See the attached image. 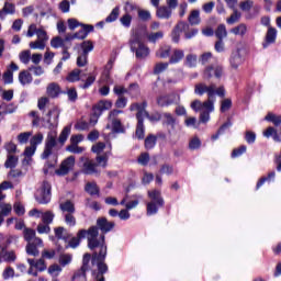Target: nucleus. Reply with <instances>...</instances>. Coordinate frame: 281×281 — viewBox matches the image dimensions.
Listing matches in <instances>:
<instances>
[{"instance_id":"412c9836","label":"nucleus","mask_w":281,"mask_h":281,"mask_svg":"<svg viewBox=\"0 0 281 281\" xmlns=\"http://www.w3.org/2000/svg\"><path fill=\"white\" fill-rule=\"evenodd\" d=\"M12 71H19V66L14 63H11L10 67L2 75L4 85H12V82L14 81V74Z\"/></svg>"},{"instance_id":"c9c22d12","label":"nucleus","mask_w":281,"mask_h":281,"mask_svg":"<svg viewBox=\"0 0 281 281\" xmlns=\"http://www.w3.org/2000/svg\"><path fill=\"white\" fill-rule=\"evenodd\" d=\"M188 21L190 25H199L201 23V12L199 10L191 11Z\"/></svg>"},{"instance_id":"7c9ffc66","label":"nucleus","mask_w":281,"mask_h":281,"mask_svg":"<svg viewBox=\"0 0 281 281\" xmlns=\"http://www.w3.org/2000/svg\"><path fill=\"white\" fill-rule=\"evenodd\" d=\"M263 137H272L274 142H281L280 135H278V130L273 126H269L265 132H263Z\"/></svg>"},{"instance_id":"58836bf2","label":"nucleus","mask_w":281,"mask_h":281,"mask_svg":"<svg viewBox=\"0 0 281 281\" xmlns=\"http://www.w3.org/2000/svg\"><path fill=\"white\" fill-rule=\"evenodd\" d=\"M155 146H157V136H155L154 134H149L145 138V148L146 150H153Z\"/></svg>"},{"instance_id":"473e14b6","label":"nucleus","mask_w":281,"mask_h":281,"mask_svg":"<svg viewBox=\"0 0 281 281\" xmlns=\"http://www.w3.org/2000/svg\"><path fill=\"white\" fill-rule=\"evenodd\" d=\"M170 54H172V47L165 45L161 46L157 52V58H170Z\"/></svg>"},{"instance_id":"f8f14e48","label":"nucleus","mask_w":281,"mask_h":281,"mask_svg":"<svg viewBox=\"0 0 281 281\" xmlns=\"http://www.w3.org/2000/svg\"><path fill=\"white\" fill-rule=\"evenodd\" d=\"M74 166H76V157L69 156L60 164L59 168L55 170V173L58 177H65V175H69V172L74 170Z\"/></svg>"},{"instance_id":"6ab92c4d","label":"nucleus","mask_w":281,"mask_h":281,"mask_svg":"<svg viewBox=\"0 0 281 281\" xmlns=\"http://www.w3.org/2000/svg\"><path fill=\"white\" fill-rule=\"evenodd\" d=\"M41 247H43V239H34V241L26 245V254L36 257L41 254V251H38Z\"/></svg>"},{"instance_id":"4be33fe9","label":"nucleus","mask_w":281,"mask_h":281,"mask_svg":"<svg viewBox=\"0 0 281 281\" xmlns=\"http://www.w3.org/2000/svg\"><path fill=\"white\" fill-rule=\"evenodd\" d=\"M177 124H179V122L175 115L170 114V112L162 113V126H167V128L170 127L171 131H175Z\"/></svg>"},{"instance_id":"09e8293b","label":"nucleus","mask_w":281,"mask_h":281,"mask_svg":"<svg viewBox=\"0 0 281 281\" xmlns=\"http://www.w3.org/2000/svg\"><path fill=\"white\" fill-rule=\"evenodd\" d=\"M72 280L74 281L87 280V270H85L83 268H80L79 270H77L72 276Z\"/></svg>"},{"instance_id":"ddd939ff","label":"nucleus","mask_w":281,"mask_h":281,"mask_svg":"<svg viewBox=\"0 0 281 281\" xmlns=\"http://www.w3.org/2000/svg\"><path fill=\"white\" fill-rule=\"evenodd\" d=\"M80 162L82 164L83 175H95V172H98V167L101 166L87 156H82Z\"/></svg>"},{"instance_id":"c756f323","label":"nucleus","mask_w":281,"mask_h":281,"mask_svg":"<svg viewBox=\"0 0 281 281\" xmlns=\"http://www.w3.org/2000/svg\"><path fill=\"white\" fill-rule=\"evenodd\" d=\"M229 63L233 69H238V67H240V65L243 64V57L240 56V52L237 50L233 53Z\"/></svg>"},{"instance_id":"6e6d98bb","label":"nucleus","mask_w":281,"mask_h":281,"mask_svg":"<svg viewBox=\"0 0 281 281\" xmlns=\"http://www.w3.org/2000/svg\"><path fill=\"white\" fill-rule=\"evenodd\" d=\"M12 188H14V184H12V182L10 181H3L0 184V201H3V199H5V194H3L1 190H12Z\"/></svg>"},{"instance_id":"052dcab7","label":"nucleus","mask_w":281,"mask_h":281,"mask_svg":"<svg viewBox=\"0 0 281 281\" xmlns=\"http://www.w3.org/2000/svg\"><path fill=\"white\" fill-rule=\"evenodd\" d=\"M112 131L113 133H124V126L122 125V121L120 120L112 121Z\"/></svg>"},{"instance_id":"13d9d810","label":"nucleus","mask_w":281,"mask_h":281,"mask_svg":"<svg viewBox=\"0 0 281 281\" xmlns=\"http://www.w3.org/2000/svg\"><path fill=\"white\" fill-rule=\"evenodd\" d=\"M65 223L69 227H76V216H74V213H66L64 214Z\"/></svg>"},{"instance_id":"2f4dec72","label":"nucleus","mask_w":281,"mask_h":281,"mask_svg":"<svg viewBox=\"0 0 281 281\" xmlns=\"http://www.w3.org/2000/svg\"><path fill=\"white\" fill-rule=\"evenodd\" d=\"M267 181H276V171H270L267 177L260 178L257 182L256 190H260Z\"/></svg>"},{"instance_id":"a878e982","label":"nucleus","mask_w":281,"mask_h":281,"mask_svg":"<svg viewBox=\"0 0 281 281\" xmlns=\"http://www.w3.org/2000/svg\"><path fill=\"white\" fill-rule=\"evenodd\" d=\"M186 56L183 49H173L172 55L169 58L170 65H177V63H181Z\"/></svg>"},{"instance_id":"72a5a7b5","label":"nucleus","mask_w":281,"mask_h":281,"mask_svg":"<svg viewBox=\"0 0 281 281\" xmlns=\"http://www.w3.org/2000/svg\"><path fill=\"white\" fill-rule=\"evenodd\" d=\"M81 76H82V70L76 68L68 74V76L66 77V80L68 82H78Z\"/></svg>"},{"instance_id":"1a4fd4ad","label":"nucleus","mask_w":281,"mask_h":281,"mask_svg":"<svg viewBox=\"0 0 281 281\" xmlns=\"http://www.w3.org/2000/svg\"><path fill=\"white\" fill-rule=\"evenodd\" d=\"M35 200L41 205H46L52 201V184L49 182H43L42 187L35 193Z\"/></svg>"},{"instance_id":"423d86ee","label":"nucleus","mask_w":281,"mask_h":281,"mask_svg":"<svg viewBox=\"0 0 281 281\" xmlns=\"http://www.w3.org/2000/svg\"><path fill=\"white\" fill-rule=\"evenodd\" d=\"M131 50L135 52L136 58H147L150 55V48L142 43L139 35L133 34L130 40Z\"/></svg>"},{"instance_id":"5701e85b","label":"nucleus","mask_w":281,"mask_h":281,"mask_svg":"<svg viewBox=\"0 0 281 281\" xmlns=\"http://www.w3.org/2000/svg\"><path fill=\"white\" fill-rule=\"evenodd\" d=\"M59 209L64 214H76V205L71 200L59 203Z\"/></svg>"},{"instance_id":"aec40b11","label":"nucleus","mask_w":281,"mask_h":281,"mask_svg":"<svg viewBox=\"0 0 281 281\" xmlns=\"http://www.w3.org/2000/svg\"><path fill=\"white\" fill-rule=\"evenodd\" d=\"M8 14H16V5L12 2H4L3 8L0 10V21H5Z\"/></svg>"},{"instance_id":"a19ab883","label":"nucleus","mask_w":281,"mask_h":281,"mask_svg":"<svg viewBox=\"0 0 281 281\" xmlns=\"http://www.w3.org/2000/svg\"><path fill=\"white\" fill-rule=\"evenodd\" d=\"M265 120L266 122H271L274 126H281V115L268 113Z\"/></svg>"},{"instance_id":"20e7f679","label":"nucleus","mask_w":281,"mask_h":281,"mask_svg":"<svg viewBox=\"0 0 281 281\" xmlns=\"http://www.w3.org/2000/svg\"><path fill=\"white\" fill-rule=\"evenodd\" d=\"M191 109L192 111H195V113L201 112L200 122L207 124V122H210V113H213L214 111V100H206L204 102L194 100L191 102Z\"/></svg>"},{"instance_id":"9b49d317","label":"nucleus","mask_w":281,"mask_h":281,"mask_svg":"<svg viewBox=\"0 0 281 281\" xmlns=\"http://www.w3.org/2000/svg\"><path fill=\"white\" fill-rule=\"evenodd\" d=\"M91 153L95 156V161L99 166H106V144L99 142L92 145Z\"/></svg>"},{"instance_id":"f3484780","label":"nucleus","mask_w":281,"mask_h":281,"mask_svg":"<svg viewBox=\"0 0 281 281\" xmlns=\"http://www.w3.org/2000/svg\"><path fill=\"white\" fill-rule=\"evenodd\" d=\"M278 38V30L276 27L269 26L266 33L265 42L262 43L263 49H267L269 45H273Z\"/></svg>"},{"instance_id":"7ed1b4c3","label":"nucleus","mask_w":281,"mask_h":281,"mask_svg":"<svg viewBox=\"0 0 281 281\" xmlns=\"http://www.w3.org/2000/svg\"><path fill=\"white\" fill-rule=\"evenodd\" d=\"M194 93L195 95H207V100H213L216 102V95L220 98H225V87L221 86L216 89V85L211 83V85H205L204 82H200L194 86Z\"/></svg>"},{"instance_id":"8fccbe9b","label":"nucleus","mask_w":281,"mask_h":281,"mask_svg":"<svg viewBox=\"0 0 281 281\" xmlns=\"http://www.w3.org/2000/svg\"><path fill=\"white\" fill-rule=\"evenodd\" d=\"M201 144V139L198 136H194L189 140V150H199Z\"/></svg>"},{"instance_id":"e433bc0d","label":"nucleus","mask_w":281,"mask_h":281,"mask_svg":"<svg viewBox=\"0 0 281 281\" xmlns=\"http://www.w3.org/2000/svg\"><path fill=\"white\" fill-rule=\"evenodd\" d=\"M32 80V74H30L29 71L23 70L19 74V82L23 86L31 85Z\"/></svg>"},{"instance_id":"2eb2a0df","label":"nucleus","mask_w":281,"mask_h":281,"mask_svg":"<svg viewBox=\"0 0 281 281\" xmlns=\"http://www.w3.org/2000/svg\"><path fill=\"white\" fill-rule=\"evenodd\" d=\"M104 109H106V102L100 101L92 108V113L90 115V124L94 126V124H98V117L102 115Z\"/></svg>"},{"instance_id":"4d7b16f0","label":"nucleus","mask_w":281,"mask_h":281,"mask_svg":"<svg viewBox=\"0 0 281 281\" xmlns=\"http://www.w3.org/2000/svg\"><path fill=\"white\" fill-rule=\"evenodd\" d=\"M66 150L68 153H72L74 155H80V154L85 153V147H80L78 145H68L66 147Z\"/></svg>"},{"instance_id":"864d4df0","label":"nucleus","mask_w":281,"mask_h":281,"mask_svg":"<svg viewBox=\"0 0 281 281\" xmlns=\"http://www.w3.org/2000/svg\"><path fill=\"white\" fill-rule=\"evenodd\" d=\"M46 45L47 44L45 42H43L41 40H36L34 42H30L29 47L31 49H41V50H43V49H45Z\"/></svg>"},{"instance_id":"f257e3e1","label":"nucleus","mask_w":281,"mask_h":281,"mask_svg":"<svg viewBox=\"0 0 281 281\" xmlns=\"http://www.w3.org/2000/svg\"><path fill=\"white\" fill-rule=\"evenodd\" d=\"M104 236H106V218L101 217L97 221L95 226H91L88 231L80 229L77 233V237H72L69 241V247L72 249H76V247L80 245V240H82V238H88V246L90 249L101 247L100 252L92 257V265H97L99 271L97 281H104V273H106V265L104 263L106 258Z\"/></svg>"},{"instance_id":"e2e57ef3","label":"nucleus","mask_w":281,"mask_h":281,"mask_svg":"<svg viewBox=\"0 0 281 281\" xmlns=\"http://www.w3.org/2000/svg\"><path fill=\"white\" fill-rule=\"evenodd\" d=\"M37 41H42L43 43L47 44V41H49V37L47 36V32L44 31L43 27H40L36 33Z\"/></svg>"},{"instance_id":"f03ea898","label":"nucleus","mask_w":281,"mask_h":281,"mask_svg":"<svg viewBox=\"0 0 281 281\" xmlns=\"http://www.w3.org/2000/svg\"><path fill=\"white\" fill-rule=\"evenodd\" d=\"M71 135V125H67L63 128L58 137L57 131H49L45 138L44 150L41 155L42 159H47L52 156L56 157L58 151L65 146V143Z\"/></svg>"},{"instance_id":"9d476101","label":"nucleus","mask_w":281,"mask_h":281,"mask_svg":"<svg viewBox=\"0 0 281 281\" xmlns=\"http://www.w3.org/2000/svg\"><path fill=\"white\" fill-rule=\"evenodd\" d=\"M58 117H60V110L58 106H54L46 114V117L44 119V126L49 128V131H56V128H58Z\"/></svg>"},{"instance_id":"bb28decb","label":"nucleus","mask_w":281,"mask_h":281,"mask_svg":"<svg viewBox=\"0 0 281 281\" xmlns=\"http://www.w3.org/2000/svg\"><path fill=\"white\" fill-rule=\"evenodd\" d=\"M25 177V171L21 169H11L8 173L9 181H21Z\"/></svg>"},{"instance_id":"3c124183","label":"nucleus","mask_w":281,"mask_h":281,"mask_svg":"<svg viewBox=\"0 0 281 281\" xmlns=\"http://www.w3.org/2000/svg\"><path fill=\"white\" fill-rule=\"evenodd\" d=\"M145 117L149 120V122H160L164 117V114L156 112L155 114H150L149 112H145Z\"/></svg>"},{"instance_id":"0e129e2a","label":"nucleus","mask_w":281,"mask_h":281,"mask_svg":"<svg viewBox=\"0 0 281 281\" xmlns=\"http://www.w3.org/2000/svg\"><path fill=\"white\" fill-rule=\"evenodd\" d=\"M81 54H86L87 56H89V52H93V43L87 41V42H83L81 44Z\"/></svg>"},{"instance_id":"6e6552de","label":"nucleus","mask_w":281,"mask_h":281,"mask_svg":"<svg viewBox=\"0 0 281 281\" xmlns=\"http://www.w3.org/2000/svg\"><path fill=\"white\" fill-rule=\"evenodd\" d=\"M179 102H181V95L177 92L161 94L156 98V104L161 109L172 106V104H179Z\"/></svg>"},{"instance_id":"603ef678","label":"nucleus","mask_w":281,"mask_h":281,"mask_svg":"<svg viewBox=\"0 0 281 281\" xmlns=\"http://www.w3.org/2000/svg\"><path fill=\"white\" fill-rule=\"evenodd\" d=\"M241 12H249L254 8V0H244L239 3Z\"/></svg>"},{"instance_id":"c03bdc74","label":"nucleus","mask_w":281,"mask_h":281,"mask_svg":"<svg viewBox=\"0 0 281 281\" xmlns=\"http://www.w3.org/2000/svg\"><path fill=\"white\" fill-rule=\"evenodd\" d=\"M169 66H170L169 61L158 63L154 66L153 72L155 74V76H159V74H164V71H166V69H168Z\"/></svg>"},{"instance_id":"bf43d9fd","label":"nucleus","mask_w":281,"mask_h":281,"mask_svg":"<svg viewBox=\"0 0 281 281\" xmlns=\"http://www.w3.org/2000/svg\"><path fill=\"white\" fill-rule=\"evenodd\" d=\"M32 57V52L23 50L20 53L19 58L23 65H27L30 63V58Z\"/></svg>"},{"instance_id":"a211bd4d","label":"nucleus","mask_w":281,"mask_h":281,"mask_svg":"<svg viewBox=\"0 0 281 281\" xmlns=\"http://www.w3.org/2000/svg\"><path fill=\"white\" fill-rule=\"evenodd\" d=\"M190 27V25L188 24V22H179L172 33H171V40L173 43H179L180 38H181V32H186V30H188Z\"/></svg>"},{"instance_id":"c85d7f7f","label":"nucleus","mask_w":281,"mask_h":281,"mask_svg":"<svg viewBox=\"0 0 281 281\" xmlns=\"http://www.w3.org/2000/svg\"><path fill=\"white\" fill-rule=\"evenodd\" d=\"M156 16L158 19H170L172 16V11L168 7H158L156 11Z\"/></svg>"},{"instance_id":"4c0bfd02","label":"nucleus","mask_w":281,"mask_h":281,"mask_svg":"<svg viewBox=\"0 0 281 281\" xmlns=\"http://www.w3.org/2000/svg\"><path fill=\"white\" fill-rule=\"evenodd\" d=\"M232 126V121H227L226 123H224L218 131L211 136L212 142H216V139H218V137H221V135H223V133H225V131H227V128H231Z\"/></svg>"},{"instance_id":"f704fd0d","label":"nucleus","mask_w":281,"mask_h":281,"mask_svg":"<svg viewBox=\"0 0 281 281\" xmlns=\"http://www.w3.org/2000/svg\"><path fill=\"white\" fill-rule=\"evenodd\" d=\"M24 240H26L27 244L34 243V240L40 239L36 237V231L32 228H24L23 231Z\"/></svg>"},{"instance_id":"393cba45","label":"nucleus","mask_w":281,"mask_h":281,"mask_svg":"<svg viewBox=\"0 0 281 281\" xmlns=\"http://www.w3.org/2000/svg\"><path fill=\"white\" fill-rule=\"evenodd\" d=\"M46 93L49 98H58L60 95V86L56 82L48 83Z\"/></svg>"},{"instance_id":"de8ad7c7","label":"nucleus","mask_w":281,"mask_h":281,"mask_svg":"<svg viewBox=\"0 0 281 281\" xmlns=\"http://www.w3.org/2000/svg\"><path fill=\"white\" fill-rule=\"evenodd\" d=\"M161 38H164V32L162 31H158L156 33L147 34V41L149 43H157V41H161Z\"/></svg>"},{"instance_id":"ea45409f","label":"nucleus","mask_w":281,"mask_h":281,"mask_svg":"<svg viewBox=\"0 0 281 281\" xmlns=\"http://www.w3.org/2000/svg\"><path fill=\"white\" fill-rule=\"evenodd\" d=\"M231 34H235V36H245V34H247V24L240 23L239 25L233 27L231 30Z\"/></svg>"},{"instance_id":"5fc2aeb1","label":"nucleus","mask_w":281,"mask_h":281,"mask_svg":"<svg viewBox=\"0 0 281 281\" xmlns=\"http://www.w3.org/2000/svg\"><path fill=\"white\" fill-rule=\"evenodd\" d=\"M54 216H55L54 212L47 211L45 213H42V221L46 225H49V224L54 223Z\"/></svg>"},{"instance_id":"774afa93","label":"nucleus","mask_w":281,"mask_h":281,"mask_svg":"<svg viewBox=\"0 0 281 281\" xmlns=\"http://www.w3.org/2000/svg\"><path fill=\"white\" fill-rule=\"evenodd\" d=\"M89 55L85 53H80L79 56L77 57V65L79 67H85L88 63Z\"/></svg>"},{"instance_id":"79ce46f5","label":"nucleus","mask_w":281,"mask_h":281,"mask_svg":"<svg viewBox=\"0 0 281 281\" xmlns=\"http://www.w3.org/2000/svg\"><path fill=\"white\" fill-rule=\"evenodd\" d=\"M140 90L139 85L137 82L131 83L127 88V95H131V98H137L139 97Z\"/></svg>"},{"instance_id":"39448f33","label":"nucleus","mask_w":281,"mask_h":281,"mask_svg":"<svg viewBox=\"0 0 281 281\" xmlns=\"http://www.w3.org/2000/svg\"><path fill=\"white\" fill-rule=\"evenodd\" d=\"M148 196L151 202L147 203V216H153L159 212V207H164L165 202L159 190L148 191Z\"/></svg>"},{"instance_id":"69168bd1","label":"nucleus","mask_w":281,"mask_h":281,"mask_svg":"<svg viewBox=\"0 0 281 281\" xmlns=\"http://www.w3.org/2000/svg\"><path fill=\"white\" fill-rule=\"evenodd\" d=\"M137 161L140 166H146L148 161H150V154L148 153H142L139 157L137 158Z\"/></svg>"},{"instance_id":"cd10ccee","label":"nucleus","mask_w":281,"mask_h":281,"mask_svg":"<svg viewBox=\"0 0 281 281\" xmlns=\"http://www.w3.org/2000/svg\"><path fill=\"white\" fill-rule=\"evenodd\" d=\"M34 153H36V147L34 145H31L25 148L24 150L25 159L22 161L23 166H30V164H32L31 157L34 155Z\"/></svg>"},{"instance_id":"dca6fc26","label":"nucleus","mask_w":281,"mask_h":281,"mask_svg":"<svg viewBox=\"0 0 281 281\" xmlns=\"http://www.w3.org/2000/svg\"><path fill=\"white\" fill-rule=\"evenodd\" d=\"M147 108H148L147 101H143L142 103L135 102L130 105V111H137L136 120H139V117L140 120H144V117L146 116V113H148L146 111Z\"/></svg>"},{"instance_id":"49530a36","label":"nucleus","mask_w":281,"mask_h":281,"mask_svg":"<svg viewBox=\"0 0 281 281\" xmlns=\"http://www.w3.org/2000/svg\"><path fill=\"white\" fill-rule=\"evenodd\" d=\"M86 192H88V194H90L91 196H95V194H99L100 189L98 188V184L93 182H88L86 184Z\"/></svg>"},{"instance_id":"a18cd8bd","label":"nucleus","mask_w":281,"mask_h":281,"mask_svg":"<svg viewBox=\"0 0 281 281\" xmlns=\"http://www.w3.org/2000/svg\"><path fill=\"white\" fill-rule=\"evenodd\" d=\"M16 164H19V157L9 154L7 161L4 162L5 168H16Z\"/></svg>"},{"instance_id":"680f3d73","label":"nucleus","mask_w":281,"mask_h":281,"mask_svg":"<svg viewBox=\"0 0 281 281\" xmlns=\"http://www.w3.org/2000/svg\"><path fill=\"white\" fill-rule=\"evenodd\" d=\"M196 58L194 54L187 55L184 65H187V67H196Z\"/></svg>"},{"instance_id":"b1692460","label":"nucleus","mask_w":281,"mask_h":281,"mask_svg":"<svg viewBox=\"0 0 281 281\" xmlns=\"http://www.w3.org/2000/svg\"><path fill=\"white\" fill-rule=\"evenodd\" d=\"M136 124L135 135L137 139H144L146 137V126L144 125V119L138 117Z\"/></svg>"},{"instance_id":"0eeeda50","label":"nucleus","mask_w":281,"mask_h":281,"mask_svg":"<svg viewBox=\"0 0 281 281\" xmlns=\"http://www.w3.org/2000/svg\"><path fill=\"white\" fill-rule=\"evenodd\" d=\"M10 237L0 234V258H2L4 262H14V260H16V254L13 250L8 251V245H10Z\"/></svg>"},{"instance_id":"4468645a","label":"nucleus","mask_w":281,"mask_h":281,"mask_svg":"<svg viewBox=\"0 0 281 281\" xmlns=\"http://www.w3.org/2000/svg\"><path fill=\"white\" fill-rule=\"evenodd\" d=\"M216 77L217 79L223 78V66H209L204 69L203 79L210 80V78Z\"/></svg>"},{"instance_id":"338daca9","label":"nucleus","mask_w":281,"mask_h":281,"mask_svg":"<svg viewBox=\"0 0 281 281\" xmlns=\"http://www.w3.org/2000/svg\"><path fill=\"white\" fill-rule=\"evenodd\" d=\"M229 109H232V99H224L220 108L221 113H226Z\"/></svg>"},{"instance_id":"37998d69","label":"nucleus","mask_w":281,"mask_h":281,"mask_svg":"<svg viewBox=\"0 0 281 281\" xmlns=\"http://www.w3.org/2000/svg\"><path fill=\"white\" fill-rule=\"evenodd\" d=\"M215 36L218 41H223V38H227V27L225 24H220L215 30Z\"/></svg>"}]
</instances>
